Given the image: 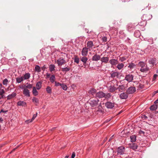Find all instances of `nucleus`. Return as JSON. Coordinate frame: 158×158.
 I'll list each match as a JSON object with an SVG mask.
<instances>
[{
    "instance_id": "nucleus-3",
    "label": "nucleus",
    "mask_w": 158,
    "mask_h": 158,
    "mask_svg": "<svg viewBox=\"0 0 158 158\" xmlns=\"http://www.w3.org/2000/svg\"><path fill=\"white\" fill-rule=\"evenodd\" d=\"M99 101L98 99L95 98L93 100H90L89 102V103L92 107H94L97 105Z\"/></svg>"
},
{
    "instance_id": "nucleus-26",
    "label": "nucleus",
    "mask_w": 158,
    "mask_h": 158,
    "mask_svg": "<svg viewBox=\"0 0 158 158\" xmlns=\"http://www.w3.org/2000/svg\"><path fill=\"white\" fill-rule=\"evenodd\" d=\"M70 68L67 67L65 68H62V71L65 73L67 72L70 71Z\"/></svg>"
},
{
    "instance_id": "nucleus-52",
    "label": "nucleus",
    "mask_w": 158,
    "mask_h": 158,
    "mask_svg": "<svg viewBox=\"0 0 158 158\" xmlns=\"http://www.w3.org/2000/svg\"><path fill=\"white\" fill-rule=\"evenodd\" d=\"M55 85L56 86H60L61 85V83H60L59 82H57L56 81L55 82Z\"/></svg>"
},
{
    "instance_id": "nucleus-63",
    "label": "nucleus",
    "mask_w": 158,
    "mask_h": 158,
    "mask_svg": "<svg viewBox=\"0 0 158 158\" xmlns=\"http://www.w3.org/2000/svg\"><path fill=\"white\" fill-rule=\"evenodd\" d=\"M110 118H109V119H107L106 121L105 122H109V121H110Z\"/></svg>"
},
{
    "instance_id": "nucleus-59",
    "label": "nucleus",
    "mask_w": 158,
    "mask_h": 158,
    "mask_svg": "<svg viewBox=\"0 0 158 158\" xmlns=\"http://www.w3.org/2000/svg\"><path fill=\"white\" fill-rule=\"evenodd\" d=\"M139 133L141 134H144V132L143 131H142L141 130H140L139 131Z\"/></svg>"
},
{
    "instance_id": "nucleus-12",
    "label": "nucleus",
    "mask_w": 158,
    "mask_h": 158,
    "mask_svg": "<svg viewBox=\"0 0 158 158\" xmlns=\"http://www.w3.org/2000/svg\"><path fill=\"white\" fill-rule=\"evenodd\" d=\"M109 62L112 66L116 65L118 63L117 60L115 59H111L109 61Z\"/></svg>"
},
{
    "instance_id": "nucleus-8",
    "label": "nucleus",
    "mask_w": 158,
    "mask_h": 158,
    "mask_svg": "<svg viewBox=\"0 0 158 158\" xmlns=\"http://www.w3.org/2000/svg\"><path fill=\"white\" fill-rule=\"evenodd\" d=\"M128 94L126 92H123L119 94V98L122 99H125L128 97Z\"/></svg>"
},
{
    "instance_id": "nucleus-28",
    "label": "nucleus",
    "mask_w": 158,
    "mask_h": 158,
    "mask_svg": "<svg viewBox=\"0 0 158 158\" xmlns=\"http://www.w3.org/2000/svg\"><path fill=\"white\" fill-rule=\"evenodd\" d=\"M24 80L23 78V77H18L16 78V81L17 83H20Z\"/></svg>"
},
{
    "instance_id": "nucleus-19",
    "label": "nucleus",
    "mask_w": 158,
    "mask_h": 158,
    "mask_svg": "<svg viewBox=\"0 0 158 158\" xmlns=\"http://www.w3.org/2000/svg\"><path fill=\"white\" fill-rule=\"evenodd\" d=\"M17 104L18 106H26L27 103L26 102L23 101H19L18 102Z\"/></svg>"
},
{
    "instance_id": "nucleus-18",
    "label": "nucleus",
    "mask_w": 158,
    "mask_h": 158,
    "mask_svg": "<svg viewBox=\"0 0 158 158\" xmlns=\"http://www.w3.org/2000/svg\"><path fill=\"white\" fill-rule=\"evenodd\" d=\"M149 68L147 65H145L143 67L141 68L140 70L142 72H146L149 70Z\"/></svg>"
},
{
    "instance_id": "nucleus-43",
    "label": "nucleus",
    "mask_w": 158,
    "mask_h": 158,
    "mask_svg": "<svg viewBox=\"0 0 158 158\" xmlns=\"http://www.w3.org/2000/svg\"><path fill=\"white\" fill-rule=\"evenodd\" d=\"M111 94L110 93H107L106 94H105V96L104 97L106 99H109L111 97Z\"/></svg>"
},
{
    "instance_id": "nucleus-36",
    "label": "nucleus",
    "mask_w": 158,
    "mask_h": 158,
    "mask_svg": "<svg viewBox=\"0 0 158 158\" xmlns=\"http://www.w3.org/2000/svg\"><path fill=\"white\" fill-rule=\"evenodd\" d=\"M157 105H153L151 106L150 107V110H156L157 108Z\"/></svg>"
},
{
    "instance_id": "nucleus-57",
    "label": "nucleus",
    "mask_w": 158,
    "mask_h": 158,
    "mask_svg": "<svg viewBox=\"0 0 158 158\" xmlns=\"http://www.w3.org/2000/svg\"><path fill=\"white\" fill-rule=\"evenodd\" d=\"M7 112V110H4L3 109H2L1 110H0V113H1L2 112H3V113H6Z\"/></svg>"
},
{
    "instance_id": "nucleus-32",
    "label": "nucleus",
    "mask_w": 158,
    "mask_h": 158,
    "mask_svg": "<svg viewBox=\"0 0 158 158\" xmlns=\"http://www.w3.org/2000/svg\"><path fill=\"white\" fill-rule=\"evenodd\" d=\"M55 66L54 64H51L49 67V70L51 72L55 70Z\"/></svg>"
},
{
    "instance_id": "nucleus-56",
    "label": "nucleus",
    "mask_w": 158,
    "mask_h": 158,
    "mask_svg": "<svg viewBox=\"0 0 158 158\" xmlns=\"http://www.w3.org/2000/svg\"><path fill=\"white\" fill-rule=\"evenodd\" d=\"M32 87V85L30 84H29L28 85H27L26 86V87L27 88H28V89H30Z\"/></svg>"
},
{
    "instance_id": "nucleus-6",
    "label": "nucleus",
    "mask_w": 158,
    "mask_h": 158,
    "mask_svg": "<svg viewBox=\"0 0 158 158\" xmlns=\"http://www.w3.org/2000/svg\"><path fill=\"white\" fill-rule=\"evenodd\" d=\"M105 106L108 109H112L114 106V103L107 102L105 103Z\"/></svg>"
},
{
    "instance_id": "nucleus-14",
    "label": "nucleus",
    "mask_w": 158,
    "mask_h": 158,
    "mask_svg": "<svg viewBox=\"0 0 158 158\" xmlns=\"http://www.w3.org/2000/svg\"><path fill=\"white\" fill-rule=\"evenodd\" d=\"M87 48H88L89 50H90V49L92 48L94 46L93 43L91 41H88L87 44Z\"/></svg>"
},
{
    "instance_id": "nucleus-58",
    "label": "nucleus",
    "mask_w": 158,
    "mask_h": 158,
    "mask_svg": "<svg viewBox=\"0 0 158 158\" xmlns=\"http://www.w3.org/2000/svg\"><path fill=\"white\" fill-rule=\"evenodd\" d=\"M75 156V153L73 152L71 156V158H74Z\"/></svg>"
},
{
    "instance_id": "nucleus-16",
    "label": "nucleus",
    "mask_w": 158,
    "mask_h": 158,
    "mask_svg": "<svg viewBox=\"0 0 158 158\" xmlns=\"http://www.w3.org/2000/svg\"><path fill=\"white\" fill-rule=\"evenodd\" d=\"M23 94L26 96L27 97L30 96L29 91L28 89L26 88H25L23 89Z\"/></svg>"
},
{
    "instance_id": "nucleus-55",
    "label": "nucleus",
    "mask_w": 158,
    "mask_h": 158,
    "mask_svg": "<svg viewBox=\"0 0 158 158\" xmlns=\"http://www.w3.org/2000/svg\"><path fill=\"white\" fill-rule=\"evenodd\" d=\"M142 118L143 120H145L148 118L147 116H146L145 114L142 115Z\"/></svg>"
},
{
    "instance_id": "nucleus-54",
    "label": "nucleus",
    "mask_w": 158,
    "mask_h": 158,
    "mask_svg": "<svg viewBox=\"0 0 158 158\" xmlns=\"http://www.w3.org/2000/svg\"><path fill=\"white\" fill-rule=\"evenodd\" d=\"M158 75L157 74H154L153 76V79H152L153 80V81L155 80L156 79L157 77H158Z\"/></svg>"
},
{
    "instance_id": "nucleus-2",
    "label": "nucleus",
    "mask_w": 158,
    "mask_h": 158,
    "mask_svg": "<svg viewBox=\"0 0 158 158\" xmlns=\"http://www.w3.org/2000/svg\"><path fill=\"white\" fill-rule=\"evenodd\" d=\"M125 148L123 146H120L117 149L118 155H122L124 154Z\"/></svg>"
},
{
    "instance_id": "nucleus-45",
    "label": "nucleus",
    "mask_w": 158,
    "mask_h": 158,
    "mask_svg": "<svg viewBox=\"0 0 158 158\" xmlns=\"http://www.w3.org/2000/svg\"><path fill=\"white\" fill-rule=\"evenodd\" d=\"M138 65L139 66H140L141 68H142L144 67L146 65L145 63L144 62H140L139 63Z\"/></svg>"
},
{
    "instance_id": "nucleus-53",
    "label": "nucleus",
    "mask_w": 158,
    "mask_h": 158,
    "mask_svg": "<svg viewBox=\"0 0 158 158\" xmlns=\"http://www.w3.org/2000/svg\"><path fill=\"white\" fill-rule=\"evenodd\" d=\"M107 37L106 36H103L102 38V41L104 42H106L107 41Z\"/></svg>"
},
{
    "instance_id": "nucleus-64",
    "label": "nucleus",
    "mask_w": 158,
    "mask_h": 158,
    "mask_svg": "<svg viewBox=\"0 0 158 158\" xmlns=\"http://www.w3.org/2000/svg\"><path fill=\"white\" fill-rule=\"evenodd\" d=\"M50 75L49 73H47V76L48 77H49L50 76Z\"/></svg>"
},
{
    "instance_id": "nucleus-25",
    "label": "nucleus",
    "mask_w": 158,
    "mask_h": 158,
    "mask_svg": "<svg viewBox=\"0 0 158 158\" xmlns=\"http://www.w3.org/2000/svg\"><path fill=\"white\" fill-rule=\"evenodd\" d=\"M80 60L84 63V64H86L88 60V58L84 56L81 57Z\"/></svg>"
},
{
    "instance_id": "nucleus-17",
    "label": "nucleus",
    "mask_w": 158,
    "mask_h": 158,
    "mask_svg": "<svg viewBox=\"0 0 158 158\" xmlns=\"http://www.w3.org/2000/svg\"><path fill=\"white\" fill-rule=\"evenodd\" d=\"M126 87L123 85H119L118 88H117V89H118L120 92H122L124 91Z\"/></svg>"
},
{
    "instance_id": "nucleus-47",
    "label": "nucleus",
    "mask_w": 158,
    "mask_h": 158,
    "mask_svg": "<svg viewBox=\"0 0 158 158\" xmlns=\"http://www.w3.org/2000/svg\"><path fill=\"white\" fill-rule=\"evenodd\" d=\"M132 148L133 149H136L137 148L138 146L135 143H133L131 146Z\"/></svg>"
},
{
    "instance_id": "nucleus-46",
    "label": "nucleus",
    "mask_w": 158,
    "mask_h": 158,
    "mask_svg": "<svg viewBox=\"0 0 158 158\" xmlns=\"http://www.w3.org/2000/svg\"><path fill=\"white\" fill-rule=\"evenodd\" d=\"M32 102L35 103H39V100L35 97H33L32 99Z\"/></svg>"
},
{
    "instance_id": "nucleus-60",
    "label": "nucleus",
    "mask_w": 158,
    "mask_h": 158,
    "mask_svg": "<svg viewBox=\"0 0 158 158\" xmlns=\"http://www.w3.org/2000/svg\"><path fill=\"white\" fill-rule=\"evenodd\" d=\"M7 98L8 100H10L12 98V97H10V95H9L7 97Z\"/></svg>"
},
{
    "instance_id": "nucleus-35",
    "label": "nucleus",
    "mask_w": 158,
    "mask_h": 158,
    "mask_svg": "<svg viewBox=\"0 0 158 158\" xmlns=\"http://www.w3.org/2000/svg\"><path fill=\"white\" fill-rule=\"evenodd\" d=\"M46 91L48 93L51 94L52 92V89L49 86H47L46 88Z\"/></svg>"
},
{
    "instance_id": "nucleus-22",
    "label": "nucleus",
    "mask_w": 158,
    "mask_h": 158,
    "mask_svg": "<svg viewBox=\"0 0 158 158\" xmlns=\"http://www.w3.org/2000/svg\"><path fill=\"white\" fill-rule=\"evenodd\" d=\"M117 89V88L114 85H110L109 87V90L111 92H113Z\"/></svg>"
},
{
    "instance_id": "nucleus-40",
    "label": "nucleus",
    "mask_w": 158,
    "mask_h": 158,
    "mask_svg": "<svg viewBox=\"0 0 158 158\" xmlns=\"http://www.w3.org/2000/svg\"><path fill=\"white\" fill-rule=\"evenodd\" d=\"M135 66V65L132 63H131L129 64L128 67L130 68V69H132L134 68Z\"/></svg>"
},
{
    "instance_id": "nucleus-62",
    "label": "nucleus",
    "mask_w": 158,
    "mask_h": 158,
    "mask_svg": "<svg viewBox=\"0 0 158 158\" xmlns=\"http://www.w3.org/2000/svg\"><path fill=\"white\" fill-rule=\"evenodd\" d=\"M154 103L155 104H158V99L155 101Z\"/></svg>"
},
{
    "instance_id": "nucleus-41",
    "label": "nucleus",
    "mask_w": 158,
    "mask_h": 158,
    "mask_svg": "<svg viewBox=\"0 0 158 158\" xmlns=\"http://www.w3.org/2000/svg\"><path fill=\"white\" fill-rule=\"evenodd\" d=\"M60 86L64 90H67V87L66 85H65L64 83H62L61 84Z\"/></svg>"
},
{
    "instance_id": "nucleus-30",
    "label": "nucleus",
    "mask_w": 158,
    "mask_h": 158,
    "mask_svg": "<svg viewBox=\"0 0 158 158\" xmlns=\"http://www.w3.org/2000/svg\"><path fill=\"white\" fill-rule=\"evenodd\" d=\"M131 141L134 142L135 141L136 139V136L135 135H132L130 136Z\"/></svg>"
},
{
    "instance_id": "nucleus-37",
    "label": "nucleus",
    "mask_w": 158,
    "mask_h": 158,
    "mask_svg": "<svg viewBox=\"0 0 158 158\" xmlns=\"http://www.w3.org/2000/svg\"><path fill=\"white\" fill-rule=\"evenodd\" d=\"M146 22L143 21H142V22H141L140 23H138V24L136 25V26L138 27L139 26H143L144 27V26L146 25Z\"/></svg>"
},
{
    "instance_id": "nucleus-5",
    "label": "nucleus",
    "mask_w": 158,
    "mask_h": 158,
    "mask_svg": "<svg viewBox=\"0 0 158 158\" xmlns=\"http://www.w3.org/2000/svg\"><path fill=\"white\" fill-rule=\"evenodd\" d=\"M152 17V15L150 14L143 15L142 17V19L143 20L146 21L147 20H148L150 19Z\"/></svg>"
},
{
    "instance_id": "nucleus-27",
    "label": "nucleus",
    "mask_w": 158,
    "mask_h": 158,
    "mask_svg": "<svg viewBox=\"0 0 158 158\" xmlns=\"http://www.w3.org/2000/svg\"><path fill=\"white\" fill-rule=\"evenodd\" d=\"M56 77L54 75H52L49 78V80L52 83L55 82Z\"/></svg>"
},
{
    "instance_id": "nucleus-49",
    "label": "nucleus",
    "mask_w": 158,
    "mask_h": 158,
    "mask_svg": "<svg viewBox=\"0 0 158 158\" xmlns=\"http://www.w3.org/2000/svg\"><path fill=\"white\" fill-rule=\"evenodd\" d=\"M10 97H12V98H14L16 96V93L13 92L11 94H9Z\"/></svg>"
},
{
    "instance_id": "nucleus-4",
    "label": "nucleus",
    "mask_w": 158,
    "mask_h": 158,
    "mask_svg": "<svg viewBox=\"0 0 158 158\" xmlns=\"http://www.w3.org/2000/svg\"><path fill=\"white\" fill-rule=\"evenodd\" d=\"M134 76L131 74H128L125 76L124 80L127 81L128 82L132 81L133 80Z\"/></svg>"
},
{
    "instance_id": "nucleus-10",
    "label": "nucleus",
    "mask_w": 158,
    "mask_h": 158,
    "mask_svg": "<svg viewBox=\"0 0 158 158\" xmlns=\"http://www.w3.org/2000/svg\"><path fill=\"white\" fill-rule=\"evenodd\" d=\"M110 77L112 78H117L118 77L119 73L117 72H112L110 74Z\"/></svg>"
},
{
    "instance_id": "nucleus-9",
    "label": "nucleus",
    "mask_w": 158,
    "mask_h": 158,
    "mask_svg": "<svg viewBox=\"0 0 158 158\" xmlns=\"http://www.w3.org/2000/svg\"><path fill=\"white\" fill-rule=\"evenodd\" d=\"M101 59L100 56L97 53L94 54L92 57V60L93 61H98Z\"/></svg>"
},
{
    "instance_id": "nucleus-23",
    "label": "nucleus",
    "mask_w": 158,
    "mask_h": 158,
    "mask_svg": "<svg viewBox=\"0 0 158 158\" xmlns=\"http://www.w3.org/2000/svg\"><path fill=\"white\" fill-rule=\"evenodd\" d=\"M135 28L134 26L131 24H129L128 25L127 29L129 31H131Z\"/></svg>"
},
{
    "instance_id": "nucleus-44",
    "label": "nucleus",
    "mask_w": 158,
    "mask_h": 158,
    "mask_svg": "<svg viewBox=\"0 0 158 158\" xmlns=\"http://www.w3.org/2000/svg\"><path fill=\"white\" fill-rule=\"evenodd\" d=\"M98 111L99 112L103 113V110L101 106H99L98 107Z\"/></svg>"
},
{
    "instance_id": "nucleus-29",
    "label": "nucleus",
    "mask_w": 158,
    "mask_h": 158,
    "mask_svg": "<svg viewBox=\"0 0 158 158\" xmlns=\"http://www.w3.org/2000/svg\"><path fill=\"white\" fill-rule=\"evenodd\" d=\"M35 71L38 73H39L41 71V69L40 67L38 65H36L35 68Z\"/></svg>"
},
{
    "instance_id": "nucleus-7",
    "label": "nucleus",
    "mask_w": 158,
    "mask_h": 158,
    "mask_svg": "<svg viewBox=\"0 0 158 158\" xmlns=\"http://www.w3.org/2000/svg\"><path fill=\"white\" fill-rule=\"evenodd\" d=\"M65 63V60L62 58H60L57 60V63L58 66H61Z\"/></svg>"
},
{
    "instance_id": "nucleus-61",
    "label": "nucleus",
    "mask_w": 158,
    "mask_h": 158,
    "mask_svg": "<svg viewBox=\"0 0 158 158\" xmlns=\"http://www.w3.org/2000/svg\"><path fill=\"white\" fill-rule=\"evenodd\" d=\"M3 121V118H2L0 117V123H2Z\"/></svg>"
},
{
    "instance_id": "nucleus-24",
    "label": "nucleus",
    "mask_w": 158,
    "mask_h": 158,
    "mask_svg": "<svg viewBox=\"0 0 158 158\" xmlns=\"http://www.w3.org/2000/svg\"><path fill=\"white\" fill-rule=\"evenodd\" d=\"M30 74L29 73H26L23 75V79L24 80H27L30 78Z\"/></svg>"
},
{
    "instance_id": "nucleus-34",
    "label": "nucleus",
    "mask_w": 158,
    "mask_h": 158,
    "mask_svg": "<svg viewBox=\"0 0 158 158\" xmlns=\"http://www.w3.org/2000/svg\"><path fill=\"white\" fill-rule=\"evenodd\" d=\"M32 93L33 95L35 96H36L38 94V92L37 91L35 88L34 87L33 88Z\"/></svg>"
},
{
    "instance_id": "nucleus-13",
    "label": "nucleus",
    "mask_w": 158,
    "mask_h": 158,
    "mask_svg": "<svg viewBox=\"0 0 158 158\" xmlns=\"http://www.w3.org/2000/svg\"><path fill=\"white\" fill-rule=\"evenodd\" d=\"M88 49L85 47L83 48L81 51L82 55L83 56H86L87 54Z\"/></svg>"
},
{
    "instance_id": "nucleus-1",
    "label": "nucleus",
    "mask_w": 158,
    "mask_h": 158,
    "mask_svg": "<svg viewBox=\"0 0 158 158\" xmlns=\"http://www.w3.org/2000/svg\"><path fill=\"white\" fill-rule=\"evenodd\" d=\"M136 91V88L133 86H130L126 89V92L128 94H132L135 92Z\"/></svg>"
},
{
    "instance_id": "nucleus-15",
    "label": "nucleus",
    "mask_w": 158,
    "mask_h": 158,
    "mask_svg": "<svg viewBox=\"0 0 158 158\" xmlns=\"http://www.w3.org/2000/svg\"><path fill=\"white\" fill-rule=\"evenodd\" d=\"M101 61L102 63H107L109 60V57H103L101 58Z\"/></svg>"
},
{
    "instance_id": "nucleus-50",
    "label": "nucleus",
    "mask_w": 158,
    "mask_h": 158,
    "mask_svg": "<svg viewBox=\"0 0 158 158\" xmlns=\"http://www.w3.org/2000/svg\"><path fill=\"white\" fill-rule=\"evenodd\" d=\"M37 113H36L35 114H34L33 115V117L31 119L30 121V122H31L37 116Z\"/></svg>"
},
{
    "instance_id": "nucleus-11",
    "label": "nucleus",
    "mask_w": 158,
    "mask_h": 158,
    "mask_svg": "<svg viewBox=\"0 0 158 158\" xmlns=\"http://www.w3.org/2000/svg\"><path fill=\"white\" fill-rule=\"evenodd\" d=\"M105 96V94L102 91H99L96 94V97L101 98L104 97Z\"/></svg>"
},
{
    "instance_id": "nucleus-21",
    "label": "nucleus",
    "mask_w": 158,
    "mask_h": 158,
    "mask_svg": "<svg viewBox=\"0 0 158 158\" xmlns=\"http://www.w3.org/2000/svg\"><path fill=\"white\" fill-rule=\"evenodd\" d=\"M149 63L152 65V66H153L156 65V60L153 58H150L148 61Z\"/></svg>"
},
{
    "instance_id": "nucleus-51",
    "label": "nucleus",
    "mask_w": 158,
    "mask_h": 158,
    "mask_svg": "<svg viewBox=\"0 0 158 158\" xmlns=\"http://www.w3.org/2000/svg\"><path fill=\"white\" fill-rule=\"evenodd\" d=\"M74 61L77 63H78L79 61V59L78 58L75 57L74 59Z\"/></svg>"
},
{
    "instance_id": "nucleus-33",
    "label": "nucleus",
    "mask_w": 158,
    "mask_h": 158,
    "mask_svg": "<svg viewBox=\"0 0 158 158\" xmlns=\"http://www.w3.org/2000/svg\"><path fill=\"white\" fill-rule=\"evenodd\" d=\"M41 84L42 83L40 81L38 82L37 83L36 85V88L37 89H39L41 88Z\"/></svg>"
},
{
    "instance_id": "nucleus-20",
    "label": "nucleus",
    "mask_w": 158,
    "mask_h": 158,
    "mask_svg": "<svg viewBox=\"0 0 158 158\" xmlns=\"http://www.w3.org/2000/svg\"><path fill=\"white\" fill-rule=\"evenodd\" d=\"M89 93L92 96H94L95 95H96V89L94 88H92L89 90Z\"/></svg>"
},
{
    "instance_id": "nucleus-48",
    "label": "nucleus",
    "mask_w": 158,
    "mask_h": 158,
    "mask_svg": "<svg viewBox=\"0 0 158 158\" xmlns=\"http://www.w3.org/2000/svg\"><path fill=\"white\" fill-rule=\"evenodd\" d=\"M126 60V58L124 56L120 57H119V60L121 62H123Z\"/></svg>"
},
{
    "instance_id": "nucleus-31",
    "label": "nucleus",
    "mask_w": 158,
    "mask_h": 158,
    "mask_svg": "<svg viewBox=\"0 0 158 158\" xmlns=\"http://www.w3.org/2000/svg\"><path fill=\"white\" fill-rule=\"evenodd\" d=\"M124 64L122 63H119L117 66V68L119 70L121 69L124 67Z\"/></svg>"
},
{
    "instance_id": "nucleus-39",
    "label": "nucleus",
    "mask_w": 158,
    "mask_h": 158,
    "mask_svg": "<svg viewBox=\"0 0 158 158\" xmlns=\"http://www.w3.org/2000/svg\"><path fill=\"white\" fill-rule=\"evenodd\" d=\"M9 82V81L7 79L5 78L2 81V84L6 86Z\"/></svg>"
},
{
    "instance_id": "nucleus-38",
    "label": "nucleus",
    "mask_w": 158,
    "mask_h": 158,
    "mask_svg": "<svg viewBox=\"0 0 158 158\" xmlns=\"http://www.w3.org/2000/svg\"><path fill=\"white\" fill-rule=\"evenodd\" d=\"M5 91L4 89H0V95L2 96V98H4V94Z\"/></svg>"
},
{
    "instance_id": "nucleus-42",
    "label": "nucleus",
    "mask_w": 158,
    "mask_h": 158,
    "mask_svg": "<svg viewBox=\"0 0 158 158\" xmlns=\"http://www.w3.org/2000/svg\"><path fill=\"white\" fill-rule=\"evenodd\" d=\"M140 31H136L134 32V35L136 37H139L140 35Z\"/></svg>"
}]
</instances>
